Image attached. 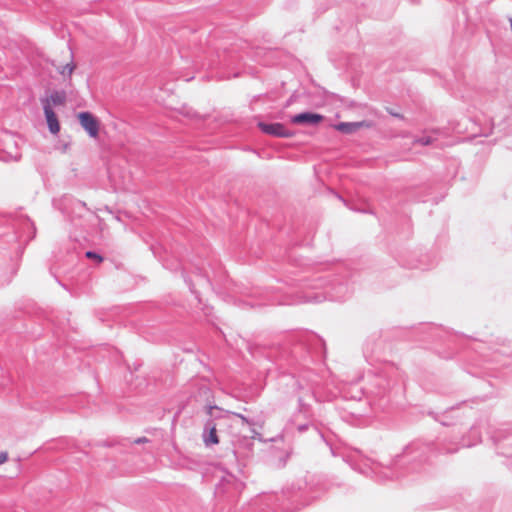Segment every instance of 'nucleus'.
Instances as JSON below:
<instances>
[{"mask_svg": "<svg viewBox=\"0 0 512 512\" xmlns=\"http://www.w3.org/2000/svg\"><path fill=\"white\" fill-rule=\"evenodd\" d=\"M298 404H299V412L301 411H306V409L308 408V405H306L303 401V398L302 397H299L298 398Z\"/></svg>", "mask_w": 512, "mask_h": 512, "instance_id": "nucleus-28", "label": "nucleus"}, {"mask_svg": "<svg viewBox=\"0 0 512 512\" xmlns=\"http://www.w3.org/2000/svg\"><path fill=\"white\" fill-rule=\"evenodd\" d=\"M244 484L240 482L234 475L227 474L221 478L215 487V495L217 497L235 498L243 489Z\"/></svg>", "mask_w": 512, "mask_h": 512, "instance_id": "nucleus-7", "label": "nucleus"}, {"mask_svg": "<svg viewBox=\"0 0 512 512\" xmlns=\"http://www.w3.org/2000/svg\"><path fill=\"white\" fill-rule=\"evenodd\" d=\"M336 196H337V198H338L340 201H342L345 205H347L346 200H345L341 195L336 194Z\"/></svg>", "mask_w": 512, "mask_h": 512, "instance_id": "nucleus-32", "label": "nucleus"}, {"mask_svg": "<svg viewBox=\"0 0 512 512\" xmlns=\"http://www.w3.org/2000/svg\"><path fill=\"white\" fill-rule=\"evenodd\" d=\"M212 309H213V308H212L211 306L206 305V304H205V305H203V306H201V310L203 311V313H204V315H205L206 317H209V316L211 315V313H212Z\"/></svg>", "mask_w": 512, "mask_h": 512, "instance_id": "nucleus-27", "label": "nucleus"}, {"mask_svg": "<svg viewBox=\"0 0 512 512\" xmlns=\"http://www.w3.org/2000/svg\"><path fill=\"white\" fill-rule=\"evenodd\" d=\"M349 294V288L346 283L339 282L337 284H331V288L325 292H314V293H307L300 296H297L294 299L290 298H282L278 297L271 291L265 289V290H257L255 291L254 295L262 298L264 302H256V303H249L251 307L255 306H262L265 303L271 304V305H293V304H299V303H321L325 299L329 298L330 300L334 301H343L347 298Z\"/></svg>", "mask_w": 512, "mask_h": 512, "instance_id": "nucleus-3", "label": "nucleus"}, {"mask_svg": "<svg viewBox=\"0 0 512 512\" xmlns=\"http://www.w3.org/2000/svg\"><path fill=\"white\" fill-rule=\"evenodd\" d=\"M218 413L229 414L231 423L229 424V433L231 434V444L234 447V454L241 453L247 455L253 447V440H262V436L253 426L255 421L247 418L241 413L223 410L218 407Z\"/></svg>", "mask_w": 512, "mask_h": 512, "instance_id": "nucleus-4", "label": "nucleus"}, {"mask_svg": "<svg viewBox=\"0 0 512 512\" xmlns=\"http://www.w3.org/2000/svg\"><path fill=\"white\" fill-rule=\"evenodd\" d=\"M373 388L368 390V393L375 396H383L391 387V381L385 374H375L372 379Z\"/></svg>", "mask_w": 512, "mask_h": 512, "instance_id": "nucleus-13", "label": "nucleus"}, {"mask_svg": "<svg viewBox=\"0 0 512 512\" xmlns=\"http://www.w3.org/2000/svg\"><path fill=\"white\" fill-rule=\"evenodd\" d=\"M509 21H510V27H511V31H512V18H509Z\"/></svg>", "mask_w": 512, "mask_h": 512, "instance_id": "nucleus-34", "label": "nucleus"}, {"mask_svg": "<svg viewBox=\"0 0 512 512\" xmlns=\"http://www.w3.org/2000/svg\"><path fill=\"white\" fill-rule=\"evenodd\" d=\"M8 459V454L6 452H1L0 453V465H2L3 463H5Z\"/></svg>", "mask_w": 512, "mask_h": 512, "instance_id": "nucleus-29", "label": "nucleus"}, {"mask_svg": "<svg viewBox=\"0 0 512 512\" xmlns=\"http://www.w3.org/2000/svg\"><path fill=\"white\" fill-rule=\"evenodd\" d=\"M54 206L67 216L71 222H74L77 218H82L89 211L85 202L70 195H63L60 199L54 200Z\"/></svg>", "mask_w": 512, "mask_h": 512, "instance_id": "nucleus-6", "label": "nucleus"}, {"mask_svg": "<svg viewBox=\"0 0 512 512\" xmlns=\"http://www.w3.org/2000/svg\"><path fill=\"white\" fill-rule=\"evenodd\" d=\"M342 396H343V398H348V395L346 393L343 394Z\"/></svg>", "mask_w": 512, "mask_h": 512, "instance_id": "nucleus-35", "label": "nucleus"}, {"mask_svg": "<svg viewBox=\"0 0 512 512\" xmlns=\"http://www.w3.org/2000/svg\"><path fill=\"white\" fill-rule=\"evenodd\" d=\"M46 99L50 100V105H62L65 102L64 92L53 91Z\"/></svg>", "mask_w": 512, "mask_h": 512, "instance_id": "nucleus-17", "label": "nucleus"}, {"mask_svg": "<svg viewBox=\"0 0 512 512\" xmlns=\"http://www.w3.org/2000/svg\"><path fill=\"white\" fill-rule=\"evenodd\" d=\"M183 277H184L185 283L189 287V290L191 291L192 294L195 295V299L198 301L199 305H202V301H201V299L199 297V293L195 290L194 284H193L191 278L186 276V275H183Z\"/></svg>", "mask_w": 512, "mask_h": 512, "instance_id": "nucleus-20", "label": "nucleus"}, {"mask_svg": "<svg viewBox=\"0 0 512 512\" xmlns=\"http://www.w3.org/2000/svg\"><path fill=\"white\" fill-rule=\"evenodd\" d=\"M309 381V387L313 396L319 401H330L337 397L336 393H326L319 381V376L313 372H308L306 376Z\"/></svg>", "mask_w": 512, "mask_h": 512, "instance_id": "nucleus-8", "label": "nucleus"}, {"mask_svg": "<svg viewBox=\"0 0 512 512\" xmlns=\"http://www.w3.org/2000/svg\"><path fill=\"white\" fill-rule=\"evenodd\" d=\"M320 437L325 440L324 435L320 433Z\"/></svg>", "mask_w": 512, "mask_h": 512, "instance_id": "nucleus-36", "label": "nucleus"}, {"mask_svg": "<svg viewBox=\"0 0 512 512\" xmlns=\"http://www.w3.org/2000/svg\"><path fill=\"white\" fill-rule=\"evenodd\" d=\"M429 415H431L436 421L440 422L444 426L450 425V422H448L445 419H442L438 413L429 412Z\"/></svg>", "mask_w": 512, "mask_h": 512, "instance_id": "nucleus-25", "label": "nucleus"}, {"mask_svg": "<svg viewBox=\"0 0 512 512\" xmlns=\"http://www.w3.org/2000/svg\"><path fill=\"white\" fill-rule=\"evenodd\" d=\"M259 129L268 135L279 137V138H291L295 135V133L286 128L283 123L275 122V123H258Z\"/></svg>", "mask_w": 512, "mask_h": 512, "instance_id": "nucleus-9", "label": "nucleus"}, {"mask_svg": "<svg viewBox=\"0 0 512 512\" xmlns=\"http://www.w3.org/2000/svg\"><path fill=\"white\" fill-rule=\"evenodd\" d=\"M74 69H75V64H74L73 60H71L69 63L62 66L61 69L58 68V72L63 76L68 75L70 77L71 74L73 73Z\"/></svg>", "mask_w": 512, "mask_h": 512, "instance_id": "nucleus-19", "label": "nucleus"}, {"mask_svg": "<svg viewBox=\"0 0 512 512\" xmlns=\"http://www.w3.org/2000/svg\"><path fill=\"white\" fill-rule=\"evenodd\" d=\"M352 389H356V393L352 394L350 396V398L354 399V400H360L361 399L362 390L360 388H357L356 386L352 387Z\"/></svg>", "mask_w": 512, "mask_h": 512, "instance_id": "nucleus-26", "label": "nucleus"}, {"mask_svg": "<svg viewBox=\"0 0 512 512\" xmlns=\"http://www.w3.org/2000/svg\"><path fill=\"white\" fill-rule=\"evenodd\" d=\"M316 340L314 335L300 334L296 336V344L294 345L291 354L295 359L305 358L309 353L310 341Z\"/></svg>", "mask_w": 512, "mask_h": 512, "instance_id": "nucleus-11", "label": "nucleus"}, {"mask_svg": "<svg viewBox=\"0 0 512 512\" xmlns=\"http://www.w3.org/2000/svg\"><path fill=\"white\" fill-rule=\"evenodd\" d=\"M43 105V111L48 126V130L51 134L57 135L60 131V123L56 113L50 105L49 99H41Z\"/></svg>", "mask_w": 512, "mask_h": 512, "instance_id": "nucleus-12", "label": "nucleus"}, {"mask_svg": "<svg viewBox=\"0 0 512 512\" xmlns=\"http://www.w3.org/2000/svg\"><path fill=\"white\" fill-rule=\"evenodd\" d=\"M326 488L314 477L298 479L280 493L265 495L255 502L262 512H298L319 498Z\"/></svg>", "mask_w": 512, "mask_h": 512, "instance_id": "nucleus-2", "label": "nucleus"}, {"mask_svg": "<svg viewBox=\"0 0 512 512\" xmlns=\"http://www.w3.org/2000/svg\"><path fill=\"white\" fill-rule=\"evenodd\" d=\"M207 413L210 418L204 424L202 438L206 447H210L219 443L218 432L227 430L229 432V424L231 423L229 414L218 413V406H208Z\"/></svg>", "mask_w": 512, "mask_h": 512, "instance_id": "nucleus-5", "label": "nucleus"}, {"mask_svg": "<svg viewBox=\"0 0 512 512\" xmlns=\"http://www.w3.org/2000/svg\"><path fill=\"white\" fill-rule=\"evenodd\" d=\"M328 284V281L326 278L318 277L312 281L310 284H305V287H311L312 289H320V288H326Z\"/></svg>", "mask_w": 512, "mask_h": 512, "instance_id": "nucleus-18", "label": "nucleus"}, {"mask_svg": "<svg viewBox=\"0 0 512 512\" xmlns=\"http://www.w3.org/2000/svg\"><path fill=\"white\" fill-rule=\"evenodd\" d=\"M474 441L451 439L439 436L435 440L415 439L409 442L400 454L394 456L381 472L386 479L400 478L409 473H420L431 459L444 454L456 453L460 448L471 447L480 442V435L475 427L471 428Z\"/></svg>", "mask_w": 512, "mask_h": 512, "instance_id": "nucleus-1", "label": "nucleus"}, {"mask_svg": "<svg viewBox=\"0 0 512 512\" xmlns=\"http://www.w3.org/2000/svg\"><path fill=\"white\" fill-rule=\"evenodd\" d=\"M324 116L318 113L306 111L301 112L291 117V122L293 124L299 125H317L322 122Z\"/></svg>", "mask_w": 512, "mask_h": 512, "instance_id": "nucleus-14", "label": "nucleus"}, {"mask_svg": "<svg viewBox=\"0 0 512 512\" xmlns=\"http://www.w3.org/2000/svg\"><path fill=\"white\" fill-rule=\"evenodd\" d=\"M311 426H313L310 422L294 424V428L298 433L306 432Z\"/></svg>", "mask_w": 512, "mask_h": 512, "instance_id": "nucleus-23", "label": "nucleus"}, {"mask_svg": "<svg viewBox=\"0 0 512 512\" xmlns=\"http://www.w3.org/2000/svg\"><path fill=\"white\" fill-rule=\"evenodd\" d=\"M434 140L435 139L432 136L424 135V136L416 138L414 140V143L420 144L422 146H428V145H432L434 143Z\"/></svg>", "mask_w": 512, "mask_h": 512, "instance_id": "nucleus-21", "label": "nucleus"}, {"mask_svg": "<svg viewBox=\"0 0 512 512\" xmlns=\"http://www.w3.org/2000/svg\"><path fill=\"white\" fill-rule=\"evenodd\" d=\"M381 346V342L374 343L373 345L367 342L364 347V355L367 360L380 361L381 357L377 353V348Z\"/></svg>", "mask_w": 512, "mask_h": 512, "instance_id": "nucleus-16", "label": "nucleus"}, {"mask_svg": "<svg viewBox=\"0 0 512 512\" xmlns=\"http://www.w3.org/2000/svg\"><path fill=\"white\" fill-rule=\"evenodd\" d=\"M389 113H390L392 116H394V117H397V118H403V116H402V115H400V114H398V113H396V112H389Z\"/></svg>", "mask_w": 512, "mask_h": 512, "instance_id": "nucleus-33", "label": "nucleus"}, {"mask_svg": "<svg viewBox=\"0 0 512 512\" xmlns=\"http://www.w3.org/2000/svg\"><path fill=\"white\" fill-rule=\"evenodd\" d=\"M454 411H455V407H450L449 409H447V410L442 414V416H443V417H446V415H448V414H452Z\"/></svg>", "mask_w": 512, "mask_h": 512, "instance_id": "nucleus-31", "label": "nucleus"}, {"mask_svg": "<svg viewBox=\"0 0 512 512\" xmlns=\"http://www.w3.org/2000/svg\"><path fill=\"white\" fill-rule=\"evenodd\" d=\"M196 277H197V281H198L199 285L209 286L211 284L209 277L206 275H203L200 270L196 273Z\"/></svg>", "mask_w": 512, "mask_h": 512, "instance_id": "nucleus-22", "label": "nucleus"}, {"mask_svg": "<svg viewBox=\"0 0 512 512\" xmlns=\"http://www.w3.org/2000/svg\"><path fill=\"white\" fill-rule=\"evenodd\" d=\"M144 442H148V439L146 437H140V438H137L136 440H134V443H136V444H140V443H144Z\"/></svg>", "mask_w": 512, "mask_h": 512, "instance_id": "nucleus-30", "label": "nucleus"}, {"mask_svg": "<svg viewBox=\"0 0 512 512\" xmlns=\"http://www.w3.org/2000/svg\"><path fill=\"white\" fill-rule=\"evenodd\" d=\"M78 119L82 128L91 138H96L98 136L99 122L91 112H80L78 114Z\"/></svg>", "mask_w": 512, "mask_h": 512, "instance_id": "nucleus-10", "label": "nucleus"}, {"mask_svg": "<svg viewBox=\"0 0 512 512\" xmlns=\"http://www.w3.org/2000/svg\"><path fill=\"white\" fill-rule=\"evenodd\" d=\"M85 256L88 259L95 260L97 263H101L103 261V257L100 254H98L97 252H94V251H87L85 253Z\"/></svg>", "mask_w": 512, "mask_h": 512, "instance_id": "nucleus-24", "label": "nucleus"}, {"mask_svg": "<svg viewBox=\"0 0 512 512\" xmlns=\"http://www.w3.org/2000/svg\"><path fill=\"white\" fill-rule=\"evenodd\" d=\"M362 126L361 122H340L335 125V129L344 134H352Z\"/></svg>", "mask_w": 512, "mask_h": 512, "instance_id": "nucleus-15", "label": "nucleus"}]
</instances>
